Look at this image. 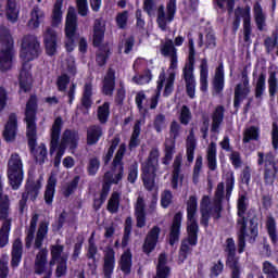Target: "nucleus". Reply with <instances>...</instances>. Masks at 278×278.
Masks as SVG:
<instances>
[{
  "label": "nucleus",
  "mask_w": 278,
  "mask_h": 278,
  "mask_svg": "<svg viewBox=\"0 0 278 278\" xmlns=\"http://www.w3.org/2000/svg\"><path fill=\"white\" fill-rule=\"evenodd\" d=\"M59 143L70 147V151H75L79 144V132L77 130L65 129Z\"/></svg>",
  "instance_id": "a878e982"
},
{
  "label": "nucleus",
  "mask_w": 278,
  "mask_h": 278,
  "mask_svg": "<svg viewBox=\"0 0 278 278\" xmlns=\"http://www.w3.org/2000/svg\"><path fill=\"white\" fill-rule=\"evenodd\" d=\"M213 5L222 10V12H228L231 15L236 9V0H213Z\"/></svg>",
  "instance_id": "a18cd8bd"
},
{
  "label": "nucleus",
  "mask_w": 278,
  "mask_h": 278,
  "mask_svg": "<svg viewBox=\"0 0 278 278\" xmlns=\"http://www.w3.org/2000/svg\"><path fill=\"white\" fill-rule=\"evenodd\" d=\"M134 254H131V249H126L119 260V268L125 275H131Z\"/></svg>",
  "instance_id": "f704fd0d"
},
{
  "label": "nucleus",
  "mask_w": 278,
  "mask_h": 278,
  "mask_svg": "<svg viewBox=\"0 0 278 278\" xmlns=\"http://www.w3.org/2000/svg\"><path fill=\"white\" fill-rule=\"evenodd\" d=\"M186 153H187V162H194V151H197V138L194 137V132L190 131L186 141Z\"/></svg>",
  "instance_id": "a19ab883"
},
{
  "label": "nucleus",
  "mask_w": 278,
  "mask_h": 278,
  "mask_svg": "<svg viewBox=\"0 0 278 278\" xmlns=\"http://www.w3.org/2000/svg\"><path fill=\"white\" fill-rule=\"evenodd\" d=\"M10 275V256L1 254L0 256V278H8Z\"/></svg>",
  "instance_id": "4d7b16f0"
},
{
  "label": "nucleus",
  "mask_w": 278,
  "mask_h": 278,
  "mask_svg": "<svg viewBox=\"0 0 278 278\" xmlns=\"http://www.w3.org/2000/svg\"><path fill=\"white\" fill-rule=\"evenodd\" d=\"M267 236L273 244V247H277L278 244V230H277V220L275 217L269 216L265 223Z\"/></svg>",
  "instance_id": "72a5a7b5"
},
{
  "label": "nucleus",
  "mask_w": 278,
  "mask_h": 278,
  "mask_svg": "<svg viewBox=\"0 0 278 278\" xmlns=\"http://www.w3.org/2000/svg\"><path fill=\"white\" fill-rule=\"evenodd\" d=\"M10 217V195L3 193V181L0 178V220H3L0 228V249H5L10 242L12 219Z\"/></svg>",
  "instance_id": "0eeeda50"
},
{
  "label": "nucleus",
  "mask_w": 278,
  "mask_h": 278,
  "mask_svg": "<svg viewBox=\"0 0 278 278\" xmlns=\"http://www.w3.org/2000/svg\"><path fill=\"white\" fill-rule=\"evenodd\" d=\"M181 220H184V213L177 212L174 215L172 226L169 228V240L168 243L170 247H175L179 242L181 236Z\"/></svg>",
  "instance_id": "b1692460"
},
{
  "label": "nucleus",
  "mask_w": 278,
  "mask_h": 278,
  "mask_svg": "<svg viewBox=\"0 0 278 278\" xmlns=\"http://www.w3.org/2000/svg\"><path fill=\"white\" fill-rule=\"evenodd\" d=\"M7 177L12 190H18L25 179L23 159L18 153H12L7 164Z\"/></svg>",
  "instance_id": "6e6552de"
},
{
  "label": "nucleus",
  "mask_w": 278,
  "mask_h": 278,
  "mask_svg": "<svg viewBox=\"0 0 278 278\" xmlns=\"http://www.w3.org/2000/svg\"><path fill=\"white\" fill-rule=\"evenodd\" d=\"M206 160H207V167L211 170H216V168H218V164L216 161V143L215 142H211V144L208 146Z\"/></svg>",
  "instance_id": "09e8293b"
},
{
  "label": "nucleus",
  "mask_w": 278,
  "mask_h": 278,
  "mask_svg": "<svg viewBox=\"0 0 278 278\" xmlns=\"http://www.w3.org/2000/svg\"><path fill=\"white\" fill-rule=\"evenodd\" d=\"M160 233H162V228H160V226H153L150 229L142 244V253L151 255V253L155 251V247H157V242H160Z\"/></svg>",
  "instance_id": "6ab92c4d"
},
{
  "label": "nucleus",
  "mask_w": 278,
  "mask_h": 278,
  "mask_svg": "<svg viewBox=\"0 0 278 278\" xmlns=\"http://www.w3.org/2000/svg\"><path fill=\"white\" fill-rule=\"evenodd\" d=\"M260 1L262 0H257L253 5L254 21L257 29L260 31H264V26L266 25V15L264 14V9H262Z\"/></svg>",
  "instance_id": "58836bf2"
},
{
  "label": "nucleus",
  "mask_w": 278,
  "mask_h": 278,
  "mask_svg": "<svg viewBox=\"0 0 278 278\" xmlns=\"http://www.w3.org/2000/svg\"><path fill=\"white\" fill-rule=\"evenodd\" d=\"M42 188V181L38 180H27L25 185V192L27 194V199L30 198V201H36L38 199V194H40V189Z\"/></svg>",
  "instance_id": "2f4dec72"
},
{
  "label": "nucleus",
  "mask_w": 278,
  "mask_h": 278,
  "mask_svg": "<svg viewBox=\"0 0 278 278\" xmlns=\"http://www.w3.org/2000/svg\"><path fill=\"white\" fill-rule=\"evenodd\" d=\"M260 129L255 126H251L243 134V144H249L251 140H258Z\"/></svg>",
  "instance_id": "13d9d810"
},
{
  "label": "nucleus",
  "mask_w": 278,
  "mask_h": 278,
  "mask_svg": "<svg viewBox=\"0 0 278 278\" xmlns=\"http://www.w3.org/2000/svg\"><path fill=\"white\" fill-rule=\"evenodd\" d=\"M184 157L181 154L176 155L173 163V172H172V188L173 190H177L179 188V175H181V162Z\"/></svg>",
  "instance_id": "4c0bfd02"
},
{
  "label": "nucleus",
  "mask_w": 278,
  "mask_h": 278,
  "mask_svg": "<svg viewBox=\"0 0 278 278\" xmlns=\"http://www.w3.org/2000/svg\"><path fill=\"white\" fill-rule=\"evenodd\" d=\"M92 84L89 81V83H85L84 85V88H83V96H81V99H80V103H81V106L85 109V110H90L92 108Z\"/></svg>",
  "instance_id": "ea45409f"
},
{
  "label": "nucleus",
  "mask_w": 278,
  "mask_h": 278,
  "mask_svg": "<svg viewBox=\"0 0 278 278\" xmlns=\"http://www.w3.org/2000/svg\"><path fill=\"white\" fill-rule=\"evenodd\" d=\"M97 253H99V248H97V243L94 242V232H92L88 240L86 254L87 260H91L93 264H97Z\"/></svg>",
  "instance_id": "603ef678"
},
{
  "label": "nucleus",
  "mask_w": 278,
  "mask_h": 278,
  "mask_svg": "<svg viewBox=\"0 0 278 278\" xmlns=\"http://www.w3.org/2000/svg\"><path fill=\"white\" fill-rule=\"evenodd\" d=\"M203 168V156L199 155L195 159L192 174V182L199 184V177H201V169Z\"/></svg>",
  "instance_id": "bf43d9fd"
},
{
  "label": "nucleus",
  "mask_w": 278,
  "mask_h": 278,
  "mask_svg": "<svg viewBox=\"0 0 278 278\" xmlns=\"http://www.w3.org/2000/svg\"><path fill=\"white\" fill-rule=\"evenodd\" d=\"M40 55V41L35 35H25L22 39L20 58L23 61L22 68L18 76V93L31 92L34 88V77L31 76V63Z\"/></svg>",
  "instance_id": "f03ea898"
},
{
  "label": "nucleus",
  "mask_w": 278,
  "mask_h": 278,
  "mask_svg": "<svg viewBox=\"0 0 278 278\" xmlns=\"http://www.w3.org/2000/svg\"><path fill=\"white\" fill-rule=\"evenodd\" d=\"M243 20V40L244 42H251V34L253 28L251 27V5L237 7L235 9V18L232 22V31L236 34L240 29V23Z\"/></svg>",
  "instance_id": "9d476101"
},
{
  "label": "nucleus",
  "mask_w": 278,
  "mask_h": 278,
  "mask_svg": "<svg viewBox=\"0 0 278 278\" xmlns=\"http://www.w3.org/2000/svg\"><path fill=\"white\" fill-rule=\"evenodd\" d=\"M105 40V24L101 18H96L93 22V35H92V46L96 49H99V52L96 54V62L98 66L103 67L108 64L110 55H112V50L108 43H103Z\"/></svg>",
  "instance_id": "20e7f679"
},
{
  "label": "nucleus",
  "mask_w": 278,
  "mask_h": 278,
  "mask_svg": "<svg viewBox=\"0 0 278 278\" xmlns=\"http://www.w3.org/2000/svg\"><path fill=\"white\" fill-rule=\"evenodd\" d=\"M114 90H116V71L109 67L104 78L102 79L101 92L104 97H113Z\"/></svg>",
  "instance_id": "5701e85b"
},
{
  "label": "nucleus",
  "mask_w": 278,
  "mask_h": 278,
  "mask_svg": "<svg viewBox=\"0 0 278 278\" xmlns=\"http://www.w3.org/2000/svg\"><path fill=\"white\" fill-rule=\"evenodd\" d=\"M99 168H101V161L98 157L90 159L87 166L89 177H94L99 173Z\"/></svg>",
  "instance_id": "69168bd1"
},
{
  "label": "nucleus",
  "mask_w": 278,
  "mask_h": 278,
  "mask_svg": "<svg viewBox=\"0 0 278 278\" xmlns=\"http://www.w3.org/2000/svg\"><path fill=\"white\" fill-rule=\"evenodd\" d=\"M79 186V176H75L72 181H70L66 186V188L63 190V197L65 199H68L71 194L75 193V190H77Z\"/></svg>",
  "instance_id": "e2e57ef3"
},
{
  "label": "nucleus",
  "mask_w": 278,
  "mask_h": 278,
  "mask_svg": "<svg viewBox=\"0 0 278 278\" xmlns=\"http://www.w3.org/2000/svg\"><path fill=\"white\" fill-rule=\"evenodd\" d=\"M23 262V240L16 238L11 250V268H18Z\"/></svg>",
  "instance_id": "393cba45"
},
{
  "label": "nucleus",
  "mask_w": 278,
  "mask_h": 278,
  "mask_svg": "<svg viewBox=\"0 0 278 278\" xmlns=\"http://www.w3.org/2000/svg\"><path fill=\"white\" fill-rule=\"evenodd\" d=\"M125 153H127V144L122 143L118 147V150L112 162V170H116L118 168L117 174L113 178V185L118 186L121 181H123V176L125 175V163L123 162V157H125Z\"/></svg>",
  "instance_id": "a211bd4d"
},
{
  "label": "nucleus",
  "mask_w": 278,
  "mask_h": 278,
  "mask_svg": "<svg viewBox=\"0 0 278 278\" xmlns=\"http://www.w3.org/2000/svg\"><path fill=\"white\" fill-rule=\"evenodd\" d=\"M119 144H121V136L115 135L110 141V148L108 149L106 154L103 156V163L105 166H108L112 161V157H114V151H116Z\"/></svg>",
  "instance_id": "c03bdc74"
},
{
  "label": "nucleus",
  "mask_w": 278,
  "mask_h": 278,
  "mask_svg": "<svg viewBox=\"0 0 278 278\" xmlns=\"http://www.w3.org/2000/svg\"><path fill=\"white\" fill-rule=\"evenodd\" d=\"M263 273L266 275L267 278H278V269L269 261H265L263 263Z\"/></svg>",
  "instance_id": "052dcab7"
},
{
  "label": "nucleus",
  "mask_w": 278,
  "mask_h": 278,
  "mask_svg": "<svg viewBox=\"0 0 278 278\" xmlns=\"http://www.w3.org/2000/svg\"><path fill=\"white\" fill-rule=\"evenodd\" d=\"M43 242H45V238L36 236L34 249L38 250L39 252L35 257V266H34L35 275L46 274L42 278H51L53 275V270L52 269L47 270L49 250H47V248H42Z\"/></svg>",
  "instance_id": "9b49d317"
},
{
  "label": "nucleus",
  "mask_w": 278,
  "mask_h": 278,
  "mask_svg": "<svg viewBox=\"0 0 278 278\" xmlns=\"http://www.w3.org/2000/svg\"><path fill=\"white\" fill-rule=\"evenodd\" d=\"M264 92H266V74L261 73L256 80V86L254 89V97L255 99H261L264 97Z\"/></svg>",
  "instance_id": "8fccbe9b"
},
{
  "label": "nucleus",
  "mask_w": 278,
  "mask_h": 278,
  "mask_svg": "<svg viewBox=\"0 0 278 278\" xmlns=\"http://www.w3.org/2000/svg\"><path fill=\"white\" fill-rule=\"evenodd\" d=\"M39 218H40V215L37 213L31 215L30 225L26 231V237H25L26 249H31V244H34V238H36V229L38 227Z\"/></svg>",
  "instance_id": "c756f323"
},
{
  "label": "nucleus",
  "mask_w": 278,
  "mask_h": 278,
  "mask_svg": "<svg viewBox=\"0 0 278 278\" xmlns=\"http://www.w3.org/2000/svg\"><path fill=\"white\" fill-rule=\"evenodd\" d=\"M267 84L269 97H275L277 94V71L269 72Z\"/></svg>",
  "instance_id": "680f3d73"
},
{
  "label": "nucleus",
  "mask_w": 278,
  "mask_h": 278,
  "mask_svg": "<svg viewBox=\"0 0 278 278\" xmlns=\"http://www.w3.org/2000/svg\"><path fill=\"white\" fill-rule=\"evenodd\" d=\"M248 218L250 223L249 231H250V238L249 242L250 244H253L255 240H257V237L260 236V217L257 215L251 216V211L248 212Z\"/></svg>",
  "instance_id": "473e14b6"
},
{
  "label": "nucleus",
  "mask_w": 278,
  "mask_h": 278,
  "mask_svg": "<svg viewBox=\"0 0 278 278\" xmlns=\"http://www.w3.org/2000/svg\"><path fill=\"white\" fill-rule=\"evenodd\" d=\"M103 137V128L101 125H91L87 129V144L88 147H94L99 143V140Z\"/></svg>",
  "instance_id": "7c9ffc66"
},
{
  "label": "nucleus",
  "mask_w": 278,
  "mask_h": 278,
  "mask_svg": "<svg viewBox=\"0 0 278 278\" xmlns=\"http://www.w3.org/2000/svg\"><path fill=\"white\" fill-rule=\"evenodd\" d=\"M77 13L75 11H68L65 18V50L67 53H73L76 42L79 39V33H77Z\"/></svg>",
  "instance_id": "f8f14e48"
},
{
  "label": "nucleus",
  "mask_w": 278,
  "mask_h": 278,
  "mask_svg": "<svg viewBox=\"0 0 278 278\" xmlns=\"http://www.w3.org/2000/svg\"><path fill=\"white\" fill-rule=\"evenodd\" d=\"M160 167V150L154 148L150 151L148 159L141 164V180L148 192L155 188V177Z\"/></svg>",
  "instance_id": "423d86ee"
},
{
  "label": "nucleus",
  "mask_w": 278,
  "mask_h": 278,
  "mask_svg": "<svg viewBox=\"0 0 278 278\" xmlns=\"http://www.w3.org/2000/svg\"><path fill=\"white\" fill-rule=\"evenodd\" d=\"M210 77V65H207V59H202L200 64V90L201 92H207Z\"/></svg>",
  "instance_id": "e433bc0d"
},
{
  "label": "nucleus",
  "mask_w": 278,
  "mask_h": 278,
  "mask_svg": "<svg viewBox=\"0 0 278 278\" xmlns=\"http://www.w3.org/2000/svg\"><path fill=\"white\" fill-rule=\"evenodd\" d=\"M247 210H249V197L247 193H241L237 200V216L247 215Z\"/></svg>",
  "instance_id": "864d4df0"
},
{
  "label": "nucleus",
  "mask_w": 278,
  "mask_h": 278,
  "mask_svg": "<svg viewBox=\"0 0 278 278\" xmlns=\"http://www.w3.org/2000/svg\"><path fill=\"white\" fill-rule=\"evenodd\" d=\"M223 121H225V106L217 105L212 114L211 131L213 134H218V131H220V125H223Z\"/></svg>",
  "instance_id": "cd10ccee"
},
{
  "label": "nucleus",
  "mask_w": 278,
  "mask_h": 278,
  "mask_svg": "<svg viewBox=\"0 0 278 278\" xmlns=\"http://www.w3.org/2000/svg\"><path fill=\"white\" fill-rule=\"evenodd\" d=\"M18 131V116L16 113H11L9 119L4 125L2 136L5 142H14L16 140V134Z\"/></svg>",
  "instance_id": "412c9836"
},
{
  "label": "nucleus",
  "mask_w": 278,
  "mask_h": 278,
  "mask_svg": "<svg viewBox=\"0 0 278 278\" xmlns=\"http://www.w3.org/2000/svg\"><path fill=\"white\" fill-rule=\"evenodd\" d=\"M179 121L181 125H189L192 121V112L188 105H182L180 110Z\"/></svg>",
  "instance_id": "774afa93"
},
{
  "label": "nucleus",
  "mask_w": 278,
  "mask_h": 278,
  "mask_svg": "<svg viewBox=\"0 0 278 278\" xmlns=\"http://www.w3.org/2000/svg\"><path fill=\"white\" fill-rule=\"evenodd\" d=\"M58 186V178L55 176H50L48 178L46 190L43 193V199L46 205H53V199H55V188Z\"/></svg>",
  "instance_id": "c85d7f7f"
},
{
  "label": "nucleus",
  "mask_w": 278,
  "mask_h": 278,
  "mask_svg": "<svg viewBox=\"0 0 278 278\" xmlns=\"http://www.w3.org/2000/svg\"><path fill=\"white\" fill-rule=\"evenodd\" d=\"M172 204H173V191L165 189L161 193V207H163V210H168V207H170Z\"/></svg>",
  "instance_id": "338daca9"
},
{
  "label": "nucleus",
  "mask_w": 278,
  "mask_h": 278,
  "mask_svg": "<svg viewBox=\"0 0 278 278\" xmlns=\"http://www.w3.org/2000/svg\"><path fill=\"white\" fill-rule=\"evenodd\" d=\"M38 115V96L36 93H31L26 102V109L24 112L25 123H26V137L27 144L33 155L35 162L42 166L45 162H47V155H49L47 151V144L40 143L38 146V126L36 125V121Z\"/></svg>",
  "instance_id": "f257e3e1"
},
{
  "label": "nucleus",
  "mask_w": 278,
  "mask_h": 278,
  "mask_svg": "<svg viewBox=\"0 0 278 278\" xmlns=\"http://www.w3.org/2000/svg\"><path fill=\"white\" fill-rule=\"evenodd\" d=\"M7 18L12 21V23H16L18 18V11H16L15 0H7Z\"/></svg>",
  "instance_id": "6e6d98bb"
},
{
  "label": "nucleus",
  "mask_w": 278,
  "mask_h": 278,
  "mask_svg": "<svg viewBox=\"0 0 278 278\" xmlns=\"http://www.w3.org/2000/svg\"><path fill=\"white\" fill-rule=\"evenodd\" d=\"M62 5H64V0H56L52 10V27H58L62 23Z\"/></svg>",
  "instance_id": "49530a36"
},
{
  "label": "nucleus",
  "mask_w": 278,
  "mask_h": 278,
  "mask_svg": "<svg viewBox=\"0 0 278 278\" xmlns=\"http://www.w3.org/2000/svg\"><path fill=\"white\" fill-rule=\"evenodd\" d=\"M106 210L110 214H118V210H121V192H112L106 204Z\"/></svg>",
  "instance_id": "79ce46f5"
},
{
  "label": "nucleus",
  "mask_w": 278,
  "mask_h": 278,
  "mask_svg": "<svg viewBox=\"0 0 278 278\" xmlns=\"http://www.w3.org/2000/svg\"><path fill=\"white\" fill-rule=\"evenodd\" d=\"M43 45L46 54L53 58L58 53V31L48 27L43 33Z\"/></svg>",
  "instance_id": "aec40b11"
},
{
  "label": "nucleus",
  "mask_w": 278,
  "mask_h": 278,
  "mask_svg": "<svg viewBox=\"0 0 278 278\" xmlns=\"http://www.w3.org/2000/svg\"><path fill=\"white\" fill-rule=\"evenodd\" d=\"M62 127H64V119H62V116L55 117L50 129V155H53V153L56 152V156L64 157V153H66V149H68V146L60 143Z\"/></svg>",
  "instance_id": "4468645a"
},
{
  "label": "nucleus",
  "mask_w": 278,
  "mask_h": 278,
  "mask_svg": "<svg viewBox=\"0 0 278 278\" xmlns=\"http://www.w3.org/2000/svg\"><path fill=\"white\" fill-rule=\"evenodd\" d=\"M68 84H71V76H68V74H61L56 78V88L59 92H66V88H68Z\"/></svg>",
  "instance_id": "0e129e2a"
},
{
  "label": "nucleus",
  "mask_w": 278,
  "mask_h": 278,
  "mask_svg": "<svg viewBox=\"0 0 278 278\" xmlns=\"http://www.w3.org/2000/svg\"><path fill=\"white\" fill-rule=\"evenodd\" d=\"M181 134V124L177 121H173L169 126V136L170 138L165 139L164 143V157L162 159V164L164 166H169L173 162V157L176 153L177 139Z\"/></svg>",
  "instance_id": "ddd939ff"
},
{
  "label": "nucleus",
  "mask_w": 278,
  "mask_h": 278,
  "mask_svg": "<svg viewBox=\"0 0 278 278\" xmlns=\"http://www.w3.org/2000/svg\"><path fill=\"white\" fill-rule=\"evenodd\" d=\"M110 118V102H104L98 108V121L101 125H105Z\"/></svg>",
  "instance_id": "5fc2aeb1"
},
{
  "label": "nucleus",
  "mask_w": 278,
  "mask_h": 278,
  "mask_svg": "<svg viewBox=\"0 0 278 278\" xmlns=\"http://www.w3.org/2000/svg\"><path fill=\"white\" fill-rule=\"evenodd\" d=\"M242 83H239L235 87V96H233V108L236 112L240 110V105L242 101L251 94V86L249 85V72L243 70L241 72Z\"/></svg>",
  "instance_id": "f3484780"
},
{
  "label": "nucleus",
  "mask_w": 278,
  "mask_h": 278,
  "mask_svg": "<svg viewBox=\"0 0 278 278\" xmlns=\"http://www.w3.org/2000/svg\"><path fill=\"white\" fill-rule=\"evenodd\" d=\"M188 45L189 54L182 68V79L185 80L187 97H189V99H194L197 94V79L194 78L197 50L194 49V39L192 37L189 38Z\"/></svg>",
  "instance_id": "39448f33"
},
{
  "label": "nucleus",
  "mask_w": 278,
  "mask_h": 278,
  "mask_svg": "<svg viewBox=\"0 0 278 278\" xmlns=\"http://www.w3.org/2000/svg\"><path fill=\"white\" fill-rule=\"evenodd\" d=\"M213 90L216 92V94H220V92L225 90V65L223 62H219L218 66L215 68Z\"/></svg>",
  "instance_id": "bb28decb"
},
{
  "label": "nucleus",
  "mask_w": 278,
  "mask_h": 278,
  "mask_svg": "<svg viewBox=\"0 0 278 278\" xmlns=\"http://www.w3.org/2000/svg\"><path fill=\"white\" fill-rule=\"evenodd\" d=\"M68 255L63 254L61 261H56V269H55V277L62 278L66 277V274L68 273Z\"/></svg>",
  "instance_id": "3c124183"
},
{
  "label": "nucleus",
  "mask_w": 278,
  "mask_h": 278,
  "mask_svg": "<svg viewBox=\"0 0 278 278\" xmlns=\"http://www.w3.org/2000/svg\"><path fill=\"white\" fill-rule=\"evenodd\" d=\"M116 268V252L114 248L108 247L103 257V274L105 278H112Z\"/></svg>",
  "instance_id": "4be33fe9"
},
{
  "label": "nucleus",
  "mask_w": 278,
  "mask_h": 278,
  "mask_svg": "<svg viewBox=\"0 0 278 278\" xmlns=\"http://www.w3.org/2000/svg\"><path fill=\"white\" fill-rule=\"evenodd\" d=\"M199 202L197 195H190L187 201V240H182L178 251V262L184 264L188 255H192V248L199 244V223H197V210Z\"/></svg>",
  "instance_id": "7ed1b4c3"
},
{
  "label": "nucleus",
  "mask_w": 278,
  "mask_h": 278,
  "mask_svg": "<svg viewBox=\"0 0 278 278\" xmlns=\"http://www.w3.org/2000/svg\"><path fill=\"white\" fill-rule=\"evenodd\" d=\"M0 42L5 50H0V72L7 73L12 68V49H14V41L12 40V35H10V29L5 26L0 27Z\"/></svg>",
  "instance_id": "1a4fd4ad"
},
{
  "label": "nucleus",
  "mask_w": 278,
  "mask_h": 278,
  "mask_svg": "<svg viewBox=\"0 0 278 278\" xmlns=\"http://www.w3.org/2000/svg\"><path fill=\"white\" fill-rule=\"evenodd\" d=\"M135 216L137 218V227L142 229L147 225V213L144 211V200L142 198L137 199V204L135 207Z\"/></svg>",
  "instance_id": "c9c22d12"
},
{
  "label": "nucleus",
  "mask_w": 278,
  "mask_h": 278,
  "mask_svg": "<svg viewBox=\"0 0 278 278\" xmlns=\"http://www.w3.org/2000/svg\"><path fill=\"white\" fill-rule=\"evenodd\" d=\"M226 266L231 270L230 278H240L242 275V268L240 266V257L236 255V241L233 238L226 239Z\"/></svg>",
  "instance_id": "dca6fc26"
},
{
  "label": "nucleus",
  "mask_w": 278,
  "mask_h": 278,
  "mask_svg": "<svg viewBox=\"0 0 278 278\" xmlns=\"http://www.w3.org/2000/svg\"><path fill=\"white\" fill-rule=\"evenodd\" d=\"M175 14H177V0H169L166 3V10L164 4L159 5L156 11V24L161 31L168 29V25L175 21Z\"/></svg>",
  "instance_id": "2eb2a0df"
},
{
  "label": "nucleus",
  "mask_w": 278,
  "mask_h": 278,
  "mask_svg": "<svg viewBox=\"0 0 278 278\" xmlns=\"http://www.w3.org/2000/svg\"><path fill=\"white\" fill-rule=\"evenodd\" d=\"M132 225H134V220L131 219V216L126 217L125 224H124V235L122 238V249H127V247L129 245Z\"/></svg>",
  "instance_id": "de8ad7c7"
},
{
  "label": "nucleus",
  "mask_w": 278,
  "mask_h": 278,
  "mask_svg": "<svg viewBox=\"0 0 278 278\" xmlns=\"http://www.w3.org/2000/svg\"><path fill=\"white\" fill-rule=\"evenodd\" d=\"M64 253V245L56 243L50 247V262H49V266H55V264H58V262L62 261V257L64 255H62Z\"/></svg>",
  "instance_id": "37998d69"
}]
</instances>
